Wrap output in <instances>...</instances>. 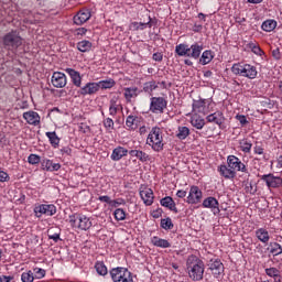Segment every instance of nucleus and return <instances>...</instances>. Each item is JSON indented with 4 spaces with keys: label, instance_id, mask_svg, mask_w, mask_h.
Returning <instances> with one entry per match:
<instances>
[{
    "label": "nucleus",
    "instance_id": "f3484780",
    "mask_svg": "<svg viewBox=\"0 0 282 282\" xmlns=\"http://www.w3.org/2000/svg\"><path fill=\"white\" fill-rule=\"evenodd\" d=\"M91 19V10L89 9H80L73 18V22L75 25H85L87 21Z\"/></svg>",
    "mask_w": 282,
    "mask_h": 282
},
{
    "label": "nucleus",
    "instance_id": "774afa93",
    "mask_svg": "<svg viewBox=\"0 0 282 282\" xmlns=\"http://www.w3.org/2000/svg\"><path fill=\"white\" fill-rule=\"evenodd\" d=\"M14 279L12 275H0V282H10Z\"/></svg>",
    "mask_w": 282,
    "mask_h": 282
},
{
    "label": "nucleus",
    "instance_id": "c03bdc74",
    "mask_svg": "<svg viewBox=\"0 0 282 282\" xmlns=\"http://www.w3.org/2000/svg\"><path fill=\"white\" fill-rule=\"evenodd\" d=\"M213 58H215V56L213 55V51H204L200 56V63L202 65H208V63H210Z\"/></svg>",
    "mask_w": 282,
    "mask_h": 282
},
{
    "label": "nucleus",
    "instance_id": "2f4dec72",
    "mask_svg": "<svg viewBox=\"0 0 282 282\" xmlns=\"http://www.w3.org/2000/svg\"><path fill=\"white\" fill-rule=\"evenodd\" d=\"M129 155L131 158H137L139 162H149V160H151L149 154L141 150H130Z\"/></svg>",
    "mask_w": 282,
    "mask_h": 282
},
{
    "label": "nucleus",
    "instance_id": "7c9ffc66",
    "mask_svg": "<svg viewBox=\"0 0 282 282\" xmlns=\"http://www.w3.org/2000/svg\"><path fill=\"white\" fill-rule=\"evenodd\" d=\"M207 122H214V124H218V127H221L224 124V113L220 111H216L214 113H210L206 117Z\"/></svg>",
    "mask_w": 282,
    "mask_h": 282
},
{
    "label": "nucleus",
    "instance_id": "9b49d317",
    "mask_svg": "<svg viewBox=\"0 0 282 282\" xmlns=\"http://www.w3.org/2000/svg\"><path fill=\"white\" fill-rule=\"evenodd\" d=\"M208 270L212 272L215 279H219L224 274L225 267L224 262L219 258H212L208 263Z\"/></svg>",
    "mask_w": 282,
    "mask_h": 282
},
{
    "label": "nucleus",
    "instance_id": "13d9d810",
    "mask_svg": "<svg viewBox=\"0 0 282 282\" xmlns=\"http://www.w3.org/2000/svg\"><path fill=\"white\" fill-rule=\"evenodd\" d=\"M48 239H52L54 243H58V241H61V231L55 234H50Z\"/></svg>",
    "mask_w": 282,
    "mask_h": 282
},
{
    "label": "nucleus",
    "instance_id": "393cba45",
    "mask_svg": "<svg viewBox=\"0 0 282 282\" xmlns=\"http://www.w3.org/2000/svg\"><path fill=\"white\" fill-rule=\"evenodd\" d=\"M118 111H122V104H120V99H118V97H112L109 100V116L116 118V116H118Z\"/></svg>",
    "mask_w": 282,
    "mask_h": 282
},
{
    "label": "nucleus",
    "instance_id": "5701e85b",
    "mask_svg": "<svg viewBox=\"0 0 282 282\" xmlns=\"http://www.w3.org/2000/svg\"><path fill=\"white\" fill-rule=\"evenodd\" d=\"M127 155H129V150L124 147L118 145L112 150L110 160H112V162H120V160H122V158H127Z\"/></svg>",
    "mask_w": 282,
    "mask_h": 282
},
{
    "label": "nucleus",
    "instance_id": "5fc2aeb1",
    "mask_svg": "<svg viewBox=\"0 0 282 282\" xmlns=\"http://www.w3.org/2000/svg\"><path fill=\"white\" fill-rule=\"evenodd\" d=\"M126 204L123 198L110 199V206L117 208V206H123Z\"/></svg>",
    "mask_w": 282,
    "mask_h": 282
},
{
    "label": "nucleus",
    "instance_id": "a878e982",
    "mask_svg": "<svg viewBox=\"0 0 282 282\" xmlns=\"http://www.w3.org/2000/svg\"><path fill=\"white\" fill-rule=\"evenodd\" d=\"M160 204L164 208H167V210L175 213V215H177V213H180V210L177 209V205L175 204V200L171 196H165V197L161 198Z\"/></svg>",
    "mask_w": 282,
    "mask_h": 282
},
{
    "label": "nucleus",
    "instance_id": "603ef678",
    "mask_svg": "<svg viewBox=\"0 0 282 282\" xmlns=\"http://www.w3.org/2000/svg\"><path fill=\"white\" fill-rule=\"evenodd\" d=\"M265 274L268 276H271L272 279H275L276 276L280 275V271L276 268H269V269H265Z\"/></svg>",
    "mask_w": 282,
    "mask_h": 282
},
{
    "label": "nucleus",
    "instance_id": "bf43d9fd",
    "mask_svg": "<svg viewBox=\"0 0 282 282\" xmlns=\"http://www.w3.org/2000/svg\"><path fill=\"white\" fill-rule=\"evenodd\" d=\"M152 58L153 61H155L156 63H162V61L164 59V54L158 52V53H154L152 55Z\"/></svg>",
    "mask_w": 282,
    "mask_h": 282
},
{
    "label": "nucleus",
    "instance_id": "052dcab7",
    "mask_svg": "<svg viewBox=\"0 0 282 282\" xmlns=\"http://www.w3.org/2000/svg\"><path fill=\"white\" fill-rule=\"evenodd\" d=\"M273 58L275 61H281V50L280 48H275L271 52Z\"/></svg>",
    "mask_w": 282,
    "mask_h": 282
},
{
    "label": "nucleus",
    "instance_id": "4468645a",
    "mask_svg": "<svg viewBox=\"0 0 282 282\" xmlns=\"http://www.w3.org/2000/svg\"><path fill=\"white\" fill-rule=\"evenodd\" d=\"M261 182L265 183V186L268 188H281L282 186V177L281 176H274V174H263L259 176Z\"/></svg>",
    "mask_w": 282,
    "mask_h": 282
},
{
    "label": "nucleus",
    "instance_id": "a211bd4d",
    "mask_svg": "<svg viewBox=\"0 0 282 282\" xmlns=\"http://www.w3.org/2000/svg\"><path fill=\"white\" fill-rule=\"evenodd\" d=\"M144 122V118L138 115H129L126 118V127L128 131H135Z\"/></svg>",
    "mask_w": 282,
    "mask_h": 282
},
{
    "label": "nucleus",
    "instance_id": "58836bf2",
    "mask_svg": "<svg viewBox=\"0 0 282 282\" xmlns=\"http://www.w3.org/2000/svg\"><path fill=\"white\" fill-rule=\"evenodd\" d=\"M188 135H191V129H188L186 126H178L176 130V138L182 141L186 140Z\"/></svg>",
    "mask_w": 282,
    "mask_h": 282
},
{
    "label": "nucleus",
    "instance_id": "a19ab883",
    "mask_svg": "<svg viewBox=\"0 0 282 282\" xmlns=\"http://www.w3.org/2000/svg\"><path fill=\"white\" fill-rule=\"evenodd\" d=\"M91 47H94V44H91V42L88 40H84L77 43V50L82 53L91 52Z\"/></svg>",
    "mask_w": 282,
    "mask_h": 282
},
{
    "label": "nucleus",
    "instance_id": "69168bd1",
    "mask_svg": "<svg viewBox=\"0 0 282 282\" xmlns=\"http://www.w3.org/2000/svg\"><path fill=\"white\" fill-rule=\"evenodd\" d=\"M98 200L102 202L104 204H109V206L111 205V197L109 196H99Z\"/></svg>",
    "mask_w": 282,
    "mask_h": 282
},
{
    "label": "nucleus",
    "instance_id": "4d7b16f0",
    "mask_svg": "<svg viewBox=\"0 0 282 282\" xmlns=\"http://www.w3.org/2000/svg\"><path fill=\"white\" fill-rule=\"evenodd\" d=\"M236 120L240 122L241 127H246V124H248V119L246 118L245 115H237Z\"/></svg>",
    "mask_w": 282,
    "mask_h": 282
},
{
    "label": "nucleus",
    "instance_id": "6e6552de",
    "mask_svg": "<svg viewBox=\"0 0 282 282\" xmlns=\"http://www.w3.org/2000/svg\"><path fill=\"white\" fill-rule=\"evenodd\" d=\"M33 213L36 219H41L43 215L46 217H54V215L57 213V209L54 204H35Z\"/></svg>",
    "mask_w": 282,
    "mask_h": 282
},
{
    "label": "nucleus",
    "instance_id": "0eeeda50",
    "mask_svg": "<svg viewBox=\"0 0 282 282\" xmlns=\"http://www.w3.org/2000/svg\"><path fill=\"white\" fill-rule=\"evenodd\" d=\"M109 274L113 282H133V273L124 267L112 268Z\"/></svg>",
    "mask_w": 282,
    "mask_h": 282
},
{
    "label": "nucleus",
    "instance_id": "f257e3e1",
    "mask_svg": "<svg viewBox=\"0 0 282 282\" xmlns=\"http://www.w3.org/2000/svg\"><path fill=\"white\" fill-rule=\"evenodd\" d=\"M186 268L188 271V276L192 279V281H202V279H204L205 264L204 261L197 256H188Z\"/></svg>",
    "mask_w": 282,
    "mask_h": 282
},
{
    "label": "nucleus",
    "instance_id": "09e8293b",
    "mask_svg": "<svg viewBox=\"0 0 282 282\" xmlns=\"http://www.w3.org/2000/svg\"><path fill=\"white\" fill-rule=\"evenodd\" d=\"M161 228H163V230H173L174 225L171 217L161 219Z\"/></svg>",
    "mask_w": 282,
    "mask_h": 282
},
{
    "label": "nucleus",
    "instance_id": "1a4fd4ad",
    "mask_svg": "<svg viewBox=\"0 0 282 282\" xmlns=\"http://www.w3.org/2000/svg\"><path fill=\"white\" fill-rule=\"evenodd\" d=\"M169 106V101L164 97L150 98V111L151 113L162 115L164 109Z\"/></svg>",
    "mask_w": 282,
    "mask_h": 282
},
{
    "label": "nucleus",
    "instance_id": "ea45409f",
    "mask_svg": "<svg viewBox=\"0 0 282 282\" xmlns=\"http://www.w3.org/2000/svg\"><path fill=\"white\" fill-rule=\"evenodd\" d=\"M97 85L99 89H113V87H116V80L113 78H108L97 82Z\"/></svg>",
    "mask_w": 282,
    "mask_h": 282
},
{
    "label": "nucleus",
    "instance_id": "b1692460",
    "mask_svg": "<svg viewBox=\"0 0 282 282\" xmlns=\"http://www.w3.org/2000/svg\"><path fill=\"white\" fill-rule=\"evenodd\" d=\"M220 177L225 180H235L237 177V173L228 165L221 164L217 169Z\"/></svg>",
    "mask_w": 282,
    "mask_h": 282
},
{
    "label": "nucleus",
    "instance_id": "f8f14e48",
    "mask_svg": "<svg viewBox=\"0 0 282 282\" xmlns=\"http://www.w3.org/2000/svg\"><path fill=\"white\" fill-rule=\"evenodd\" d=\"M204 197V192L199 189L197 185H193L189 187L188 195L185 199L186 204H202V198Z\"/></svg>",
    "mask_w": 282,
    "mask_h": 282
},
{
    "label": "nucleus",
    "instance_id": "338daca9",
    "mask_svg": "<svg viewBox=\"0 0 282 282\" xmlns=\"http://www.w3.org/2000/svg\"><path fill=\"white\" fill-rule=\"evenodd\" d=\"M59 151H61L62 155H72V148H69V147H64Z\"/></svg>",
    "mask_w": 282,
    "mask_h": 282
},
{
    "label": "nucleus",
    "instance_id": "e433bc0d",
    "mask_svg": "<svg viewBox=\"0 0 282 282\" xmlns=\"http://www.w3.org/2000/svg\"><path fill=\"white\" fill-rule=\"evenodd\" d=\"M239 149L242 153H251L252 152V141L249 139H241L238 141Z\"/></svg>",
    "mask_w": 282,
    "mask_h": 282
},
{
    "label": "nucleus",
    "instance_id": "79ce46f5",
    "mask_svg": "<svg viewBox=\"0 0 282 282\" xmlns=\"http://www.w3.org/2000/svg\"><path fill=\"white\" fill-rule=\"evenodd\" d=\"M102 124H104V128L107 131V133H112L113 129H116V123L113 122V119H111L109 117L104 118Z\"/></svg>",
    "mask_w": 282,
    "mask_h": 282
},
{
    "label": "nucleus",
    "instance_id": "423d86ee",
    "mask_svg": "<svg viewBox=\"0 0 282 282\" xmlns=\"http://www.w3.org/2000/svg\"><path fill=\"white\" fill-rule=\"evenodd\" d=\"M69 224L73 226V228H78V230H89V228L93 226L91 218L80 213L70 215Z\"/></svg>",
    "mask_w": 282,
    "mask_h": 282
},
{
    "label": "nucleus",
    "instance_id": "f03ea898",
    "mask_svg": "<svg viewBox=\"0 0 282 282\" xmlns=\"http://www.w3.org/2000/svg\"><path fill=\"white\" fill-rule=\"evenodd\" d=\"M203 50L204 45L197 42L192 44L191 46H188V44L181 43L175 46V54H177V56H187V58H194L195 61H197V58L202 56Z\"/></svg>",
    "mask_w": 282,
    "mask_h": 282
},
{
    "label": "nucleus",
    "instance_id": "bb28decb",
    "mask_svg": "<svg viewBox=\"0 0 282 282\" xmlns=\"http://www.w3.org/2000/svg\"><path fill=\"white\" fill-rule=\"evenodd\" d=\"M123 96L127 100V102H131V100H133V98H138V96H140L141 91L140 88L138 87H126L123 89Z\"/></svg>",
    "mask_w": 282,
    "mask_h": 282
},
{
    "label": "nucleus",
    "instance_id": "c85d7f7f",
    "mask_svg": "<svg viewBox=\"0 0 282 282\" xmlns=\"http://www.w3.org/2000/svg\"><path fill=\"white\" fill-rule=\"evenodd\" d=\"M152 19L149 17L148 22H131L129 25V30H132V32H139L142 30H147V28H153V24L151 23Z\"/></svg>",
    "mask_w": 282,
    "mask_h": 282
},
{
    "label": "nucleus",
    "instance_id": "20e7f679",
    "mask_svg": "<svg viewBox=\"0 0 282 282\" xmlns=\"http://www.w3.org/2000/svg\"><path fill=\"white\" fill-rule=\"evenodd\" d=\"M147 144L148 147H151L152 151L155 153L164 151V135L162 129L159 127L152 128L148 134Z\"/></svg>",
    "mask_w": 282,
    "mask_h": 282
},
{
    "label": "nucleus",
    "instance_id": "4be33fe9",
    "mask_svg": "<svg viewBox=\"0 0 282 282\" xmlns=\"http://www.w3.org/2000/svg\"><path fill=\"white\" fill-rule=\"evenodd\" d=\"M66 74H68L74 87H83V76H80V72L74 68H65Z\"/></svg>",
    "mask_w": 282,
    "mask_h": 282
},
{
    "label": "nucleus",
    "instance_id": "e2e57ef3",
    "mask_svg": "<svg viewBox=\"0 0 282 282\" xmlns=\"http://www.w3.org/2000/svg\"><path fill=\"white\" fill-rule=\"evenodd\" d=\"M253 153H254L256 155H263V147H261V145H254V147H253Z\"/></svg>",
    "mask_w": 282,
    "mask_h": 282
},
{
    "label": "nucleus",
    "instance_id": "72a5a7b5",
    "mask_svg": "<svg viewBox=\"0 0 282 282\" xmlns=\"http://www.w3.org/2000/svg\"><path fill=\"white\" fill-rule=\"evenodd\" d=\"M256 237L261 241V243H269L270 241V232L265 228L257 229Z\"/></svg>",
    "mask_w": 282,
    "mask_h": 282
},
{
    "label": "nucleus",
    "instance_id": "680f3d73",
    "mask_svg": "<svg viewBox=\"0 0 282 282\" xmlns=\"http://www.w3.org/2000/svg\"><path fill=\"white\" fill-rule=\"evenodd\" d=\"M87 34V29L85 28H79L75 30V36H85Z\"/></svg>",
    "mask_w": 282,
    "mask_h": 282
},
{
    "label": "nucleus",
    "instance_id": "4c0bfd02",
    "mask_svg": "<svg viewBox=\"0 0 282 282\" xmlns=\"http://www.w3.org/2000/svg\"><path fill=\"white\" fill-rule=\"evenodd\" d=\"M95 270L99 276H107L109 274V269H107V265L104 261H96Z\"/></svg>",
    "mask_w": 282,
    "mask_h": 282
},
{
    "label": "nucleus",
    "instance_id": "37998d69",
    "mask_svg": "<svg viewBox=\"0 0 282 282\" xmlns=\"http://www.w3.org/2000/svg\"><path fill=\"white\" fill-rule=\"evenodd\" d=\"M261 29L263 30V32H272L276 30V21L267 20L262 23Z\"/></svg>",
    "mask_w": 282,
    "mask_h": 282
},
{
    "label": "nucleus",
    "instance_id": "f704fd0d",
    "mask_svg": "<svg viewBox=\"0 0 282 282\" xmlns=\"http://www.w3.org/2000/svg\"><path fill=\"white\" fill-rule=\"evenodd\" d=\"M152 246H155V248H171V242L169 240L160 238L158 236H153L151 238Z\"/></svg>",
    "mask_w": 282,
    "mask_h": 282
},
{
    "label": "nucleus",
    "instance_id": "0e129e2a",
    "mask_svg": "<svg viewBox=\"0 0 282 282\" xmlns=\"http://www.w3.org/2000/svg\"><path fill=\"white\" fill-rule=\"evenodd\" d=\"M152 217H153V219H160V217H162V208H158V209L153 210Z\"/></svg>",
    "mask_w": 282,
    "mask_h": 282
},
{
    "label": "nucleus",
    "instance_id": "aec40b11",
    "mask_svg": "<svg viewBox=\"0 0 282 282\" xmlns=\"http://www.w3.org/2000/svg\"><path fill=\"white\" fill-rule=\"evenodd\" d=\"M207 106H210V99H198L193 101L192 109L194 113H203L206 116V113H208Z\"/></svg>",
    "mask_w": 282,
    "mask_h": 282
},
{
    "label": "nucleus",
    "instance_id": "2eb2a0df",
    "mask_svg": "<svg viewBox=\"0 0 282 282\" xmlns=\"http://www.w3.org/2000/svg\"><path fill=\"white\" fill-rule=\"evenodd\" d=\"M100 91L98 82H88L78 90L79 96H96Z\"/></svg>",
    "mask_w": 282,
    "mask_h": 282
},
{
    "label": "nucleus",
    "instance_id": "6e6d98bb",
    "mask_svg": "<svg viewBox=\"0 0 282 282\" xmlns=\"http://www.w3.org/2000/svg\"><path fill=\"white\" fill-rule=\"evenodd\" d=\"M10 182V174H8L6 171L0 170V183Z\"/></svg>",
    "mask_w": 282,
    "mask_h": 282
},
{
    "label": "nucleus",
    "instance_id": "6ab92c4d",
    "mask_svg": "<svg viewBox=\"0 0 282 282\" xmlns=\"http://www.w3.org/2000/svg\"><path fill=\"white\" fill-rule=\"evenodd\" d=\"M202 206L204 208L212 209V213L214 215H219L221 213V209L219 208V200H217V198H215L214 196L206 197L203 200Z\"/></svg>",
    "mask_w": 282,
    "mask_h": 282
},
{
    "label": "nucleus",
    "instance_id": "9d476101",
    "mask_svg": "<svg viewBox=\"0 0 282 282\" xmlns=\"http://www.w3.org/2000/svg\"><path fill=\"white\" fill-rule=\"evenodd\" d=\"M227 166L232 169L234 173H248V166L241 162V159L232 154L227 156Z\"/></svg>",
    "mask_w": 282,
    "mask_h": 282
},
{
    "label": "nucleus",
    "instance_id": "49530a36",
    "mask_svg": "<svg viewBox=\"0 0 282 282\" xmlns=\"http://www.w3.org/2000/svg\"><path fill=\"white\" fill-rule=\"evenodd\" d=\"M270 248V252L274 257H279V254H282V246L279 242H271Z\"/></svg>",
    "mask_w": 282,
    "mask_h": 282
},
{
    "label": "nucleus",
    "instance_id": "c9c22d12",
    "mask_svg": "<svg viewBox=\"0 0 282 282\" xmlns=\"http://www.w3.org/2000/svg\"><path fill=\"white\" fill-rule=\"evenodd\" d=\"M45 135L46 138H48V142L53 147V149H58L61 144V138H58V134H56V131L46 132Z\"/></svg>",
    "mask_w": 282,
    "mask_h": 282
},
{
    "label": "nucleus",
    "instance_id": "473e14b6",
    "mask_svg": "<svg viewBox=\"0 0 282 282\" xmlns=\"http://www.w3.org/2000/svg\"><path fill=\"white\" fill-rule=\"evenodd\" d=\"M160 83L155 82L154 79L150 80V82H145L143 84V88L141 91H144V94H148L149 96H153V91H155V89H158Z\"/></svg>",
    "mask_w": 282,
    "mask_h": 282
},
{
    "label": "nucleus",
    "instance_id": "dca6fc26",
    "mask_svg": "<svg viewBox=\"0 0 282 282\" xmlns=\"http://www.w3.org/2000/svg\"><path fill=\"white\" fill-rule=\"evenodd\" d=\"M51 83L56 89H63L67 86V75L62 72H54L51 77Z\"/></svg>",
    "mask_w": 282,
    "mask_h": 282
},
{
    "label": "nucleus",
    "instance_id": "864d4df0",
    "mask_svg": "<svg viewBox=\"0 0 282 282\" xmlns=\"http://www.w3.org/2000/svg\"><path fill=\"white\" fill-rule=\"evenodd\" d=\"M33 272L35 274V279H45V274H46L45 269L34 268Z\"/></svg>",
    "mask_w": 282,
    "mask_h": 282
},
{
    "label": "nucleus",
    "instance_id": "412c9836",
    "mask_svg": "<svg viewBox=\"0 0 282 282\" xmlns=\"http://www.w3.org/2000/svg\"><path fill=\"white\" fill-rule=\"evenodd\" d=\"M23 118L25 119L28 124H31L32 127H39L41 124V115L34 110H29L26 112H23Z\"/></svg>",
    "mask_w": 282,
    "mask_h": 282
},
{
    "label": "nucleus",
    "instance_id": "ddd939ff",
    "mask_svg": "<svg viewBox=\"0 0 282 282\" xmlns=\"http://www.w3.org/2000/svg\"><path fill=\"white\" fill-rule=\"evenodd\" d=\"M139 195L144 206H153V202H155V194H153V189L147 185H141L139 188Z\"/></svg>",
    "mask_w": 282,
    "mask_h": 282
},
{
    "label": "nucleus",
    "instance_id": "7ed1b4c3",
    "mask_svg": "<svg viewBox=\"0 0 282 282\" xmlns=\"http://www.w3.org/2000/svg\"><path fill=\"white\" fill-rule=\"evenodd\" d=\"M231 73L235 76H241L242 78H249V80H254L259 75V70H257V66L248 63H235L231 66Z\"/></svg>",
    "mask_w": 282,
    "mask_h": 282
},
{
    "label": "nucleus",
    "instance_id": "cd10ccee",
    "mask_svg": "<svg viewBox=\"0 0 282 282\" xmlns=\"http://www.w3.org/2000/svg\"><path fill=\"white\" fill-rule=\"evenodd\" d=\"M43 171H48L50 173H54V171H61V163H54V161L50 159H44L41 162Z\"/></svg>",
    "mask_w": 282,
    "mask_h": 282
},
{
    "label": "nucleus",
    "instance_id": "a18cd8bd",
    "mask_svg": "<svg viewBox=\"0 0 282 282\" xmlns=\"http://www.w3.org/2000/svg\"><path fill=\"white\" fill-rule=\"evenodd\" d=\"M247 47H248L249 50H251V52H252L253 54H256L257 56H263V54H264L263 50H261V47H260L259 44H257V43L249 42V43L247 44Z\"/></svg>",
    "mask_w": 282,
    "mask_h": 282
},
{
    "label": "nucleus",
    "instance_id": "c756f323",
    "mask_svg": "<svg viewBox=\"0 0 282 282\" xmlns=\"http://www.w3.org/2000/svg\"><path fill=\"white\" fill-rule=\"evenodd\" d=\"M191 124L194 127V129H198V131H202L204 127H206V120L202 118V116L194 113L191 117Z\"/></svg>",
    "mask_w": 282,
    "mask_h": 282
},
{
    "label": "nucleus",
    "instance_id": "3c124183",
    "mask_svg": "<svg viewBox=\"0 0 282 282\" xmlns=\"http://www.w3.org/2000/svg\"><path fill=\"white\" fill-rule=\"evenodd\" d=\"M29 164H41V156L39 154H30L28 158Z\"/></svg>",
    "mask_w": 282,
    "mask_h": 282
},
{
    "label": "nucleus",
    "instance_id": "de8ad7c7",
    "mask_svg": "<svg viewBox=\"0 0 282 282\" xmlns=\"http://www.w3.org/2000/svg\"><path fill=\"white\" fill-rule=\"evenodd\" d=\"M113 217L116 221H124V219H127V212H124L122 208H117L113 212Z\"/></svg>",
    "mask_w": 282,
    "mask_h": 282
},
{
    "label": "nucleus",
    "instance_id": "8fccbe9b",
    "mask_svg": "<svg viewBox=\"0 0 282 282\" xmlns=\"http://www.w3.org/2000/svg\"><path fill=\"white\" fill-rule=\"evenodd\" d=\"M22 282H34V273L32 271H26L21 274Z\"/></svg>",
    "mask_w": 282,
    "mask_h": 282
},
{
    "label": "nucleus",
    "instance_id": "39448f33",
    "mask_svg": "<svg viewBox=\"0 0 282 282\" xmlns=\"http://www.w3.org/2000/svg\"><path fill=\"white\" fill-rule=\"evenodd\" d=\"M2 45L4 50L13 52L14 50L23 45V37H21V33L18 30H11L3 35Z\"/></svg>",
    "mask_w": 282,
    "mask_h": 282
}]
</instances>
